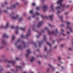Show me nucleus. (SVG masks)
Instances as JSON below:
<instances>
[{"label": "nucleus", "instance_id": "ddd939ff", "mask_svg": "<svg viewBox=\"0 0 73 73\" xmlns=\"http://www.w3.org/2000/svg\"><path fill=\"white\" fill-rule=\"evenodd\" d=\"M44 41H45V42H46V36L45 35H44Z\"/></svg>", "mask_w": 73, "mask_h": 73}, {"label": "nucleus", "instance_id": "7c9ffc66", "mask_svg": "<svg viewBox=\"0 0 73 73\" xmlns=\"http://www.w3.org/2000/svg\"><path fill=\"white\" fill-rule=\"evenodd\" d=\"M48 25L50 26V27H51V28H52V27H53V26L50 25V24L49 23H48Z\"/></svg>", "mask_w": 73, "mask_h": 73}, {"label": "nucleus", "instance_id": "f03ea898", "mask_svg": "<svg viewBox=\"0 0 73 73\" xmlns=\"http://www.w3.org/2000/svg\"><path fill=\"white\" fill-rule=\"evenodd\" d=\"M57 29H56V32H55V31H53L51 32H50V31L49 30L48 31V33L49 35H52V34H54V35H56L57 34Z\"/></svg>", "mask_w": 73, "mask_h": 73}, {"label": "nucleus", "instance_id": "f3484780", "mask_svg": "<svg viewBox=\"0 0 73 73\" xmlns=\"http://www.w3.org/2000/svg\"><path fill=\"white\" fill-rule=\"evenodd\" d=\"M21 40L20 39V38L15 43V45H17V43L19 42Z\"/></svg>", "mask_w": 73, "mask_h": 73}, {"label": "nucleus", "instance_id": "a878e982", "mask_svg": "<svg viewBox=\"0 0 73 73\" xmlns=\"http://www.w3.org/2000/svg\"><path fill=\"white\" fill-rule=\"evenodd\" d=\"M22 19H23V18H19V21H21V20H22Z\"/></svg>", "mask_w": 73, "mask_h": 73}, {"label": "nucleus", "instance_id": "774afa93", "mask_svg": "<svg viewBox=\"0 0 73 73\" xmlns=\"http://www.w3.org/2000/svg\"><path fill=\"white\" fill-rule=\"evenodd\" d=\"M11 70H12V71H14V70H13V69H11Z\"/></svg>", "mask_w": 73, "mask_h": 73}, {"label": "nucleus", "instance_id": "aec40b11", "mask_svg": "<svg viewBox=\"0 0 73 73\" xmlns=\"http://www.w3.org/2000/svg\"><path fill=\"white\" fill-rule=\"evenodd\" d=\"M47 44H48V45H49L50 48L51 47V44H50V43H49V42H47Z\"/></svg>", "mask_w": 73, "mask_h": 73}, {"label": "nucleus", "instance_id": "39448f33", "mask_svg": "<svg viewBox=\"0 0 73 73\" xmlns=\"http://www.w3.org/2000/svg\"><path fill=\"white\" fill-rule=\"evenodd\" d=\"M27 54H26V56L28 58V55L30 53H31V50L30 49L28 50H27Z\"/></svg>", "mask_w": 73, "mask_h": 73}, {"label": "nucleus", "instance_id": "603ef678", "mask_svg": "<svg viewBox=\"0 0 73 73\" xmlns=\"http://www.w3.org/2000/svg\"><path fill=\"white\" fill-rule=\"evenodd\" d=\"M35 5V3H33V5L34 6V5Z\"/></svg>", "mask_w": 73, "mask_h": 73}, {"label": "nucleus", "instance_id": "de8ad7c7", "mask_svg": "<svg viewBox=\"0 0 73 73\" xmlns=\"http://www.w3.org/2000/svg\"><path fill=\"white\" fill-rule=\"evenodd\" d=\"M48 27H46L45 28V30H48Z\"/></svg>", "mask_w": 73, "mask_h": 73}, {"label": "nucleus", "instance_id": "0e129e2a", "mask_svg": "<svg viewBox=\"0 0 73 73\" xmlns=\"http://www.w3.org/2000/svg\"><path fill=\"white\" fill-rule=\"evenodd\" d=\"M57 48V46H55L54 47V48L56 49V48Z\"/></svg>", "mask_w": 73, "mask_h": 73}, {"label": "nucleus", "instance_id": "a19ab883", "mask_svg": "<svg viewBox=\"0 0 73 73\" xmlns=\"http://www.w3.org/2000/svg\"><path fill=\"white\" fill-rule=\"evenodd\" d=\"M44 0H41V3H44Z\"/></svg>", "mask_w": 73, "mask_h": 73}, {"label": "nucleus", "instance_id": "c03bdc74", "mask_svg": "<svg viewBox=\"0 0 73 73\" xmlns=\"http://www.w3.org/2000/svg\"><path fill=\"white\" fill-rule=\"evenodd\" d=\"M13 28H14V26H11V29H13Z\"/></svg>", "mask_w": 73, "mask_h": 73}, {"label": "nucleus", "instance_id": "4be33fe9", "mask_svg": "<svg viewBox=\"0 0 73 73\" xmlns=\"http://www.w3.org/2000/svg\"><path fill=\"white\" fill-rule=\"evenodd\" d=\"M51 8L52 11H53L54 10V9H53V5H52L51 6Z\"/></svg>", "mask_w": 73, "mask_h": 73}, {"label": "nucleus", "instance_id": "2f4dec72", "mask_svg": "<svg viewBox=\"0 0 73 73\" xmlns=\"http://www.w3.org/2000/svg\"><path fill=\"white\" fill-rule=\"evenodd\" d=\"M47 49V48H46V47H44V51H46V50Z\"/></svg>", "mask_w": 73, "mask_h": 73}, {"label": "nucleus", "instance_id": "a18cd8bd", "mask_svg": "<svg viewBox=\"0 0 73 73\" xmlns=\"http://www.w3.org/2000/svg\"><path fill=\"white\" fill-rule=\"evenodd\" d=\"M61 27H63L64 26V25L62 24V25H61Z\"/></svg>", "mask_w": 73, "mask_h": 73}, {"label": "nucleus", "instance_id": "13d9d810", "mask_svg": "<svg viewBox=\"0 0 73 73\" xmlns=\"http://www.w3.org/2000/svg\"><path fill=\"white\" fill-rule=\"evenodd\" d=\"M5 4H7V2H5Z\"/></svg>", "mask_w": 73, "mask_h": 73}, {"label": "nucleus", "instance_id": "cd10ccee", "mask_svg": "<svg viewBox=\"0 0 73 73\" xmlns=\"http://www.w3.org/2000/svg\"><path fill=\"white\" fill-rule=\"evenodd\" d=\"M2 42L3 45H5V42L4 40H3Z\"/></svg>", "mask_w": 73, "mask_h": 73}, {"label": "nucleus", "instance_id": "e433bc0d", "mask_svg": "<svg viewBox=\"0 0 73 73\" xmlns=\"http://www.w3.org/2000/svg\"><path fill=\"white\" fill-rule=\"evenodd\" d=\"M21 37H22V38H24V36H23V35H22L21 36Z\"/></svg>", "mask_w": 73, "mask_h": 73}, {"label": "nucleus", "instance_id": "f257e3e1", "mask_svg": "<svg viewBox=\"0 0 73 73\" xmlns=\"http://www.w3.org/2000/svg\"><path fill=\"white\" fill-rule=\"evenodd\" d=\"M64 0H59V1H58L57 2V3L58 4H60V6L58 7H56V9L57 10H58L59 9H61V8L62 9L63 8L65 7V4H62L61 3L62 2V1Z\"/></svg>", "mask_w": 73, "mask_h": 73}, {"label": "nucleus", "instance_id": "4468645a", "mask_svg": "<svg viewBox=\"0 0 73 73\" xmlns=\"http://www.w3.org/2000/svg\"><path fill=\"white\" fill-rule=\"evenodd\" d=\"M43 42L42 41H40V42H39V47H41V44H42V43Z\"/></svg>", "mask_w": 73, "mask_h": 73}, {"label": "nucleus", "instance_id": "dca6fc26", "mask_svg": "<svg viewBox=\"0 0 73 73\" xmlns=\"http://www.w3.org/2000/svg\"><path fill=\"white\" fill-rule=\"evenodd\" d=\"M48 66H50V68H53V70H54V68H53V66H52L51 64H48Z\"/></svg>", "mask_w": 73, "mask_h": 73}, {"label": "nucleus", "instance_id": "bb28decb", "mask_svg": "<svg viewBox=\"0 0 73 73\" xmlns=\"http://www.w3.org/2000/svg\"><path fill=\"white\" fill-rule=\"evenodd\" d=\"M32 44H33L34 43L33 42H32ZM34 44H35V47L36 48V43H34Z\"/></svg>", "mask_w": 73, "mask_h": 73}, {"label": "nucleus", "instance_id": "5701e85b", "mask_svg": "<svg viewBox=\"0 0 73 73\" xmlns=\"http://www.w3.org/2000/svg\"><path fill=\"white\" fill-rule=\"evenodd\" d=\"M20 29L21 30V31H25V29L22 27H21L20 28Z\"/></svg>", "mask_w": 73, "mask_h": 73}, {"label": "nucleus", "instance_id": "37998d69", "mask_svg": "<svg viewBox=\"0 0 73 73\" xmlns=\"http://www.w3.org/2000/svg\"><path fill=\"white\" fill-rule=\"evenodd\" d=\"M4 12H6V13H7V10H4Z\"/></svg>", "mask_w": 73, "mask_h": 73}, {"label": "nucleus", "instance_id": "b1692460", "mask_svg": "<svg viewBox=\"0 0 73 73\" xmlns=\"http://www.w3.org/2000/svg\"><path fill=\"white\" fill-rule=\"evenodd\" d=\"M16 67L17 68H21V69L22 68V67H21V66H16Z\"/></svg>", "mask_w": 73, "mask_h": 73}, {"label": "nucleus", "instance_id": "680f3d73", "mask_svg": "<svg viewBox=\"0 0 73 73\" xmlns=\"http://www.w3.org/2000/svg\"><path fill=\"white\" fill-rule=\"evenodd\" d=\"M38 33L40 35H41V33Z\"/></svg>", "mask_w": 73, "mask_h": 73}, {"label": "nucleus", "instance_id": "7ed1b4c3", "mask_svg": "<svg viewBox=\"0 0 73 73\" xmlns=\"http://www.w3.org/2000/svg\"><path fill=\"white\" fill-rule=\"evenodd\" d=\"M9 23H7L5 27H3V25H2L0 27L1 28H4L5 29H6V28H8V26H9Z\"/></svg>", "mask_w": 73, "mask_h": 73}, {"label": "nucleus", "instance_id": "f704fd0d", "mask_svg": "<svg viewBox=\"0 0 73 73\" xmlns=\"http://www.w3.org/2000/svg\"><path fill=\"white\" fill-rule=\"evenodd\" d=\"M36 10H39L40 9V7H37L36 8Z\"/></svg>", "mask_w": 73, "mask_h": 73}, {"label": "nucleus", "instance_id": "72a5a7b5", "mask_svg": "<svg viewBox=\"0 0 73 73\" xmlns=\"http://www.w3.org/2000/svg\"><path fill=\"white\" fill-rule=\"evenodd\" d=\"M36 13L37 15H39V13H38V12H36Z\"/></svg>", "mask_w": 73, "mask_h": 73}, {"label": "nucleus", "instance_id": "09e8293b", "mask_svg": "<svg viewBox=\"0 0 73 73\" xmlns=\"http://www.w3.org/2000/svg\"><path fill=\"white\" fill-rule=\"evenodd\" d=\"M69 7H70L69 5H68V6H67V8H69Z\"/></svg>", "mask_w": 73, "mask_h": 73}, {"label": "nucleus", "instance_id": "393cba45", "mask_svg": "<svg viewBox=\"0 0 73 73\" xmlns=\"http://www.w3.org/2000/svg\"><path fill=\"white\" fill-rule=\"evenodd\" d=\"M15 29H19V27L18 26L16 27H15Z\"/></svg>", "mask_w": 73, "mask_h": 73}, {"label": "nucleus", "instance_id": "69168bd1", "mask_svg": "<svg viewBox=\"0 0 73 73\" xmlns=\"http://www.w3.org/2000/svg\"><path fill=\"white\" fill-rule=\"evenodd\" d=\"M42 32H44V30H42Z\"/></svg>", "mask_w": 73, "mask_h": 73}, {"label": "nucleus", "instance_id": "473e14b6", "mask_svg": "<svg viewBox=\"0 0 73 73\" xmlns=\"http://www.w3.org/2000/svg\"><path fill=\"white\" fill-rule=\"evenodd\" d=\"M15 58L17 60H20V58H18L17 57H16Z\"/></svg>", "mask_w": 73, "mask_h": 73}, {"label": "nucleus", "instance_id": "49530a36", "mask_svg": "<svg viewBox=\"0 0 73 73\" xmlns=\"http://www.w3.org/2000/svg\"><path fill=\"white\" fill-rule=\"evenodd\" d=\"M67 34H70V32H67Z\"/></svg>", "mask_w": 73, "mask_h": 73}, {"label": "nucleus", "instance_id": "bf43d9fd", "mask_svg": "<svg viewBox=\"0 0 73 73\" xmlns=\"http://www.w3.org/2000/svg\"><path fill=\"white\" fill-rule=\"evenodd\" d=\"M13 15V13H12L10 15V16H12V15Z\"/></svg>", "mask_w": 73, "mask_h": 73}, {"label": "nucleus", "instance_id": "c756f323", "mask_svg": "<svg viewBox=\"0 0 73 73\" xmlns=\"http://www.w3.org/2000/svg\"><path fill=\"white\" fill-rule=\"evenodd\" d=\"M15 37L14 36H13V38L12 39V40L13 41V40H14V39H15Z\"/></svg>", "mask_w": 73, "mask_h": 73}, {"label": "nucleus", "instance_id": "79ce46f5", "mask_svg": "<svg viewBox=\"0 0 73 73\" xmlns=\"http://www.w3.org/2000/svg\"><path fill=\"white\" fill-rule=\"evenodd\" d=\"M33 12V11L32 10L30 11V13H32Z\"/></svg>", "mask_w": 73, "mask_h": 73}, {"label": "nucleus", "instance_id": "c9c22d12", "mask_svg": "<svg viewBox=\"0 0 73 73\" xmlns=\"http://www.w3.org/2000/svg\"><path fill=\"white\" fill-rule=\"evenodd\" d=\"M62 40V39H61V38L59 40H58V43L59 42V41H61Z\"/></svg>", "mask_w": 73, "mask_h": 73}, {"label": "nucleus", "instance_id": "6ab92c4d", "mask_svg": "<svg viewBox=\"0 0 73 73\" xmlns=\"http://www.w3.org/2000/svg\"><path fill=\"white\" fill-rule=\"evenodd\" d=\"M22 48V46L19 45V46L17 47V49H21Z\"/></svg>", "mask_w": 73, "mask_h": 73}, {"label": "nucleus", "instance_id": "052dcab7", "mask_svg": "<svg viewBox=\"0 0 73 73\" xmlns=\"http://www.w3.org/2000/svg\"><path fill=\"white\" fill-rule=\"evenodd\" d=\"M68 12H67V13H65V14L66 15H67V14H68Z\"/></svg>", "mask_w": 73, "mask_h": 73}, {"label": "nucleus", "instance_id": "864d4df0", "mask_svg": "<svg viewBox=\"0 0 73 73\" xmlns=\"http://www.w3.org/2000/svg\"><path fill=\"white\" fill-rule=\"evenodd\" d=\"M58 60H61V58L60 57H59Z\"/></svg>", "mask_w": 73, "mask_h": 73}, {"label": "nucleus", "instance_id": "a211bd4d", "mask_svg": "<svg viewBox=\"0 0 73 73\" xmlns=\"http://www.w3.org/2000/svg\"><path fill=\"white\" fill-rule=\"evenodd\" d=\"M31 58H32L31 59V61H33L34 60H35V58L33 57V56H32L31 57Z\"/></svg>", "mask_w": 73, "mask_h": 73}, {"label": "nucleus", "instance_id": "20e7f679", "mask_svg": "<svg viewBox=\"0 0 73 73\" xmlns=\"http://www.w3.org/2000/svg\"><path fill=\"white\" fill-rule=\"evenodd\" d=\"M8 62V63H12L13 65H14V64L15 63V62H13V61H8V60H6L5 61V62Z\"/></svg>", "mask_w": 73, "mask_h": 73}, {"label": "nucleus", "instance_id": "8fccbe9b", "mask_svg": "<svg viewBox=\"0 0 73 73\" xmlns=\"http://www.w3.org/2000/svg\"><path fill=\"white\" fill-rule=\"evenodd\" d=\"M40 37V35H37V38H38V37Z\"/></svg>", "mask_w": 73, "mask_h": 73}, {"label": "nucleus", "instance_id": "4d7b16f0", "mask_svg": "<svg viewBox=\"0 0 73 73\" xmlns=\"http://www.w3.org/2000/svg\"><path fill=\"white\" fill-rule=\"evenodd\" d=\"M35 17V15H34L33 16V18H34Z\"/></svg>", "mask_w": 73, "mask_h": 73}, {"label": "nucleus", "instance_id": "3c124183", "mask_svg": "<svg viewBox=\"0 0 73 73\" xmlns=\"http://www.w3.org/2000/svg\"><path fill=\"white\" fill-rule=\"evenodd\" d=\"M3 69H1L0 70V71L1 72V71H3Z\"/></svg>", "mask_w": 73, "mask_h": 73}, {"label": "nucleus", "instance_id": "0eeeda50", "mask_svg": "<svg viewBox=\"0 0 73 73\" xmlns=\"http://www.w3.org/2000/svg\"><path fill=\"white\" fill-rule=\"evenodd\" d=\"M42 21L40 22L39 23V24L37 25L38 28H40V27H41V25H42Z\"/></svg>", "mask_w": 73, "mask_h": 73}, {"label": "nucleus", "instance_id": "6e6d98bb", "mask_svg": "<svg viewBox=\"0 0 73 73\" xmlns=\"http://www.w3.org/2000/svg\"><path fill=\"white\" fill-rule=\"evenodd\" d=\"M45 17L46 18V19H48V17L46 16H45Z\"/></svg>", "mask_w": 73, "mask_h": 73}, {"label": "nucleus", "instance_id": "338daca9", "mask_svg": "<svg viewBox=\"0 0 73 73\" xmlns=\"http://www.w3.org/2000/svg\"><path fill=\"white\" fill-rule=\"evenodd\" d=\"M58 13H61V12H60L59 11H58Z\"/></svg>", "mask_w": 73, "mask_h": 73}, {"label": "nucleus", "instance_id": "5fc2aeb1", "mask_svg": "<svg viewBox=\"0 0 73 73\" xmlns=\"http://www.w3.org/2000/svg\"><path fill=\"white\" fill-rule=\"evenodd\" d=\"M16 4H17V5H19V3H16Z\"/></svg>", "mask_w": 73, "mask_h": 73}, {"label": "nucleus", "instance_id": "9d476101", "mask_svg": "<svg viewBox=\"0 0 73 73\" xmlns=\"http://www.w3.org/2000/svg\"><path fill=\"white\" fill-rule=\"evenodd\" d=\"M18 15H17L16 17H15V16H13L12 17V19H17L18 18Z\"/></svg>", "mask_w": 73, "mask_h": 73}, {"label": "nucleus", "instance_id": "412c9836", "mask_svg": "<svg viewBox=\"0 0 73 73\" xmlns=\"http://www.w3.org/2000/svg\"><path fill=\"white\" fill-rule=\"evenodd\" d=\"M22 43H23V45H24V46L25 48V47H26V46L25 45V42L24 41H23Z\"/></svg>", "mask_w": 73, "mask_h": 73}, {"label": "nucleus", "instance_id": "1a4fd4ad", "mask_svg": "<svg viewBox=\"0 0 73 73\" xmlns=\"http://www.w3.org/2000/svg\"><path fill=\"white\" fill-rule=\"evenodd\" d=\"M3 38H8L9 36L7 35V34H5L3 35Z\"/></svg>", "mask_w": 73, "mask_h": 73}, {"label": "nucleus", "instance_id": "58836bf2", "mask_svg": "<svg viewBox=\"0 0 73 73\" xmlns=\"http://www.w3.org/2000/svg\"><path fill=\"white\" fill-rule=\"evenodd\" d=\"M12 8H13V7H10V8L7 7V9H12Z\"/></svg>", "mask_w": 73, "mask_h": 73}, {"label": "nucleus", "instance_id": "423d86ee", "mask_svg": "<svg viewBox=\"0 0 73 73\" xmlns=\"http://www.w3.org/2000/svg\"><path fill=\"white\" fill-rule=\"evenodd\" d=\"M66 23L67 24H68V27L67 28L68 29H70V31L71 32H72V28H69V24H70V23L66 21Z\"/></svg>", "mask_w": 73, "mask_h": 73}, {"label": "nucleus", "instance_id": "ea45409f", "mask_svg": "<svg viewBox=\"0 0 73 73\" xmlns=\"http://www.w3.org/2000/svg\"><path fill=\"white\" fill-rule=\"evenodd\" d=\"M15 33L16 34H18V32H17V31H15Z\"/></svg>", "mask_w": 73, "mask_h": 73}, {"label": "nucleus", "instance_id": "4c0bfd02", "mask_svg": "<svg viewBox=\"0 0 73 73\" xmlns=\"http://www.w3.org/2000/svg\"><path fill=\"white\" fill-rule=\"evenodd\" d=\"M16 7V5H14L13 6V8H15V7Z\"/></svg>", "mask_w": 73, "mask_h": 73}, {"label": "nucleus", "instance_id": "9b49d317", "mask_svg": "<svg viewBox=\"0 0 73 73\" xmlns=\"http://www.w3.org/2000/svg\"><path fill=\"white\" fill-rule=\"evenodd\" d=\"M31 32V30H29V33L27 34L26 36L27 37L29 36L30 35H31V33L30 32Z\"/></svg>", "mask_w": 73, "mask_h": 73}, {"label": "nucleus", "instance_id": "c85d7f7f", "mask_svg": "<svg viewBox=\"0 0 73 73\" xmlns=\"http://www.w3.org/2000/svg\"><path fill=\"white\" fill-rule=\"evenodd\" d=\"M41 16L42 17V19H45V17L44 16H43V15H41Z\"/></svg>", "mask_w": 73, "mask_h": 73}, {"label": "nucleus", "instance_id": "2eb2a0df", "mask_svg": "<svg viewBox=\"0 0 73 73\" xmlns=\"http://www.w3.org/2000/svg\"><path fill=\"white\" fill-rule=\"evenodd\" d=\"M50 19L51 20H53L52 19V18H53V15H50L49 16Z\"/></svg>", "mask_w": 73, "mask_h": 73}, {"label": "nucleus", "instance_id": "f8f14e48", "mask_svg": "<svg viewBox=\"0 0 73 73\" xmlns=\"http://www.w3.org/2000/svg\"><path fill=\"white\" fill-rule=\"evenodd\" d=\"M57 14L58 16V17H59V19H61L62 20L61 22H62V21H63V19H62V16H61L60 17V16H59V15H58V13H57Z\"/></svg>", "mask_w": 73, "mask_h": 73}, {"label": "nucleus", "instance_id": "e2e57ef3", "mask_svg": "<svg viewBox=\"0 0 73 73\" xmlns=\"http://www.w3.org/2000/svg\"><path fill=\"white\" fill-rule=\"evenodd\" d=\"M38 63H39V64H41V63L40 62V61H39Z\"/></svg>", "mask_w": 73, "mask_h": 73}, {"label": "nucleus", "instance_id": "6e6552de", "mask_svg": "<svg viewBox=\"0 0 73 73\" xmlns=\"http://www.w3.org/2000/svg\"><path fill=\"white\" fill-rule=\"evenodd\" d=\"M43 8L44 11H46L47 8H48V6H47L44 5L43 6Z\"/></svg>", "mask_w": 73, "mask_h": 73}]
</instances>
